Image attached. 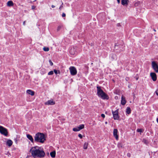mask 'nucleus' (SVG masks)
I'll return each mask as SVG.
<instances>
[{
  "label": "nucleus",
  "mask_w": 158,
  "mask_h": 158,
  "mask_svg": "<svg viewBox=\"0 0 158 158\" xmlns=\"http://www.w3.org/2000/svg\"><path fill=\"white\" fill-rule=\"evenodd\" d=\"M30 152L34 158L36 157L43 158L45 156V153L43 149L37 146L32 147L30 150Z\"/></svg>",
  "instance_id": "obj_1"
},
{
  "label": "nucleus",
  "mask_w": 158,
  "mask_h": 158,
  "mask_svg": "<svg viewBox=\"0 0 158 158\" xmlns=\"http://www.w3.org/2000/svg\"><path fill=\"white\" fill-rule=\"evenodd\" d=\"M45 140L46 138L43 133L38 132L35 135L34 137V141L36 142L43 143Z\"/></svg>",
  "instance_id": "obj_2"
},
{
  "label": "nucleus",
  "mask_w": 158,
  "mask_h": 158,
  "mask_svg": "<svg viewBox=\"0 0 158 158\" xmlns=\"http://www.w3.org/2000/svg\"><path fill=\"white\" fill-rule=\"evenodd\" d=\"M97 94L98 96L102 98V99H108V97L106 94L101 89V87L99 86H97Z\"/></svg>",
  "instance_id": "obj_3"
},
{
  "label": "nucleus",
  "mask_w": 158,
  "mask_h": 158,
  "mask_svg": "<svg viewBox=\"0 0 158 158\" xmlns=\"http://www.w3.org/2000/svg\"><path fill=\"white\" fill-rule=\"evenodd\" d=\"M0 132L2 134L5 136L8 135V133L7 129L2 126H0Z\"/></svg>",
  "instance_id": "obj_4"
},
{
  "label": "nucleus",
  "mask_w": 158,
  "mask_h": 158,
  "mask_svg": "<svg viewBox=\"0 0 158 158\" xmlns=\"http://www.w3.org/2000/svg\"><path fill=\"white\" fill-rule=\"evenodd\" d=\"M69 69L72 75L74 76L77 73V71L75 67L73 66H71L69 68Z\"/></svg>",
  "instance_id": "obj_5"
},
{
  "label": "nucleus",
  "mask_w": 158,
  "mask_h": 158,
  "mask_svg": "<svg viewBox=\"0 0 158 158\" xmlns=\"http://www.w3.org/2000/svg\"><path fill=\"white\" fill-rule=\"evenodd\" d=\"M112 114L114 119L117 120L119 118L118 114V110H116L114 111H112Z\"/></svg>",
  "instance_id": "obj_6"
},
{
  "label": "nucleus",
  "mask_w": 158,
  "mask_h": 158,
  "mask_svg": "<svg viewBox=\"0 0 158 158\" xmlns=\"http://www.w3.org/2000/svg\"><path fill=\"white\" fill-rule=\"evenodd\" d=\"M152 68L156 72H158V64L155 62L152 61Z\"/></svg>",
  "instance_id": "obj_7"
},
{
  "label": "nucleus",
  "mask_w": 158,
  "mask_h": 158,
  "mask_svg": "<svg viewBox=\"0 0 158 158\" xmlns=\"http://www.w3.org/2000/svg\"><path fill=\"white\" fill-rule=\"evenodd\" d=\"M76 52V47H71L69 49V52L71 54L74 55Z\"/></svg>",
  "instance_id": "obj_8"
},
{
  "label": "nucleus",
  "mask_w": 158,
  "mask_h": 158,
  "mask_svg": "<svg viewBox=\"0 0 158 158\" xmlns=\"http://www.w3.org/2000/svg\"><path fill=\"white\" fill-rule=\"evenodd\" d=\"M118 131L117 129H114L113 131V135L117 140L118 139Z\"/></svg>",
  "instance_id": "obj_9"
},
{
  "label": "nucleus",
  "mask_w": 158,
  "mask_h": 158,
  "mask_svg": "<svg viewBox=\"0 0 158 158\" xmlns=\"http://www.w3.org/2000/svg\"><path fill=\"white\" fill-rule=\"evenodd\" d=\"M150 76H151L152 80L155 81L156 80V76L155 73H150Z\"/></svg>",
  "instance_id": "obj_10"
},
{
  "label": "nucleus",
  "mask_w": 158,
  "mask_h": 158,
  "mask_svg": "<svg viewBox=\"0 0 158 158\" xmlns=\"http://www.w3.org/2000/svg\"><path fill=\"white\" fill-rule=\"evenodd\" d=\"M129 2V0H122L121 4L124 6H127Z\"/></svg>",
  "instance_id": "obj_11"
},
{
  "label": "nucleus",
  "mask_w": 158,
  "mask_h": 158,
  "mask_svg": "<svg viewBox=\"0 0 158 158\" xmlns=\"http://www.w3.org/2000/svg\"><path fill=\"white\" fill-rule=\"evenodd\" d=\"M45 105H53L55 104V102L52 100H48L45 103Z\"/></svg>",
  "instance_id": "obj_12"
},
{
  "label": "nucleus",
  "mask_w": 158,
  "mask_h": 158,
  "mask_svg": "<svg viewBox=\"0 0 158 158\" xmlns=\"http://www.w3.org/2000/svg\"><path fill=\"white\" fill-rule=\"evenodd\" d=\"M26 136L27 138L30 140L31 142L32 143L34 142V139L31 135L29 134H27Z\"/></svg>",
  "instance_id": "obj_13"
},
{
  "label": "nucleus",
  "mask_w": 158,
  "mask_h": 158,
  "mask_svg": "<svg viewBox=\"0 0 158 158\" xmlns=\"http://www.w3.org/2000/svg\"><path fill=\"white\" fill-rule=\"evenodd\" d=\"M12 143L13 142L10 139H8L6 141V145L9 147H10L12 145Z\"/></svg>",
  "instance_id": "obj_14"
},
{
  "label": "nucleus",
  "mask_w": 158,
  "mask_h": 158,
  "mask_svg": "<svg viewBox=\"0 0 158 158\" xmlns=\"http://www.w3.org/2000/svg\"><path fill=\"white\" fill-rule=\"evenodd\" d=\"M126 101L125 100V98L122 95L121 97V103L122 105H124L126 103Z\"/></svg>",
  "instance_id": "obj_15"
},
{
  "label": "nucleus",
  "mask_w": 158,
  "mask_h": 158,
  "mask_svg": "<svg viewBox=\"0 0 158 158\" xmlns=\"http://www.w3.org/2000/svg\"><path fill=\"white\" fill-rule=\"evenodd\" d=\"M13 5H14V3H13V2L11 0L8 1L7 3V5L8 6H13Z\"/></svg>",
  "instance_id": "obj_16"
},
{
  "label": "nucleus",
  "mask_w": 158,
  "mask_h": 158,
  "mask_svg": "<svg viewBox=\"0 0 158 158\" xmlns=\"http://www.w3.org/2000/svg\"><path fill=\"white\" fill-rule=\"evenodd\" d=\"M27 93L32 96L34 95V92L32 90L28 89L27 91Z\"/></svg>",
  "instance_id": "obj_17"
},
{
  "label": "nucleus",
  "mask_w": 158,
  "mask_h": 158,
  "mask_svg": "<svg viewBox=\"0 0 158 158\" xmlns=\"http://www.w3.org/2000/svg\"><path fill=\"white\" fill-rule=\"evenodd\" d=\"M126 112L128 114H130L131 112V108L129 107H127L126 110Z\"/></svg>",
  "instance_id": "obj_18"
},
{
  "label": "nucleus",
  "mask_w": 158,
  "mask_h": 158,
  "mask_svg": "<svg viewBox=\"0 0 158 158\" xmlns=\"http://www.w3.org/2000/svg\"><path fill=\"white\" fill-rule=\"evenodd\" d=\"M50 155H51V156L52 157L54 158L55 157V155H56V152L55 151H54L53 152H51L50 153Z\"/></svg>",
  "instance_id": "obj_19"
},
{
  "label": "nucleus",
  "mask_w": 158,
  "mask_h": 158,
  "mask_svg": "<svg viewBox=\"0 0 158 158\" xmlns=\"http://www.w3.org/2000/svg\"><path fill=\"white\" fill-rule=\"evenodd\" d=\"M141 4V2L139 1H138L135 2L134 3V6H139Z\"/></svg>",
  "instance_id": "obj_20"
},
{
  "label": "nucleus",
  "mask_w": 158,
  "mask_h": 158,
  "mask_svg": "<svg viewBox=\"0 0 158 158\" xmlns=\"http://www.w3.org/2000/svg\"><path fill=\"white\" fill-rule=\"evenodd\" d=\"M117 146L119 148H123V144L120 143H118Z\"/></svg>",
  "instance_id": "obj_21"
},
{
  "label": "nucleus",
  "mask_w": 158,
  "mask_h": 158,
  "mask_svg": "<svg viewBox=\"0 0 158 158\" xmlns=\"http://www.w3.org/2000/svg\"><path fill=\"white\" fill-rule=\"evenodd\" d=\"M88 145V143L86 142L83 145V148L85 149H87V148Z\"/></svg>",
  "instance_id": "obj_22"
},
{
  "label": "nucleus",
  "mask_w": 158,
  "mask_h": 158,
  "mask_svg": "<svg viewBox=\"0 0 158 158\" xmlns=\"http://www.w3.org/2000/svg\"><path fill=\"white\" fill-rule=\"evenodd\" d=\"M78 127L79 128V130H81L84 128V124H81Z\"/></svg>",
  "instance_id": "obj_23"
},
{
  "label": "nucleus",
  "mask_w": 158,
  "mask_h": 158,
  "mask_svg": "<svg viewBox=\"0 0 158 158\" xmlns=\"http://www.w3.org/2000/svg\"><path fill=\"white\" fill-rule=\"evenodd\" d=\"M43 49L44 51L48 52L49 50V48L48 47H44L43 48Z\"/></svg>",
  "instance_id": "obj_24"
},
{
  "label": "nucleus",
  "mask_w": 158,
  "mask_h": 158,
  "mask_svg": "<svg viewBox=\"0 0 158 158\" xmlns=\"http://www.w3.org/2000/svg\"><path fill=\"white\" fill-rule=\"evenodd\" d=\"M73 130L74 131H80L78 127L75 128H74L73 129Z\"/></svg>",
  "instance_id": "obj_25"
},
{
  "label": "nucleus",
  "mask_w": 158,
  "mask_h": 158,
  "mask_svg": "<svg viewBox=\"0 0 158 158\" xmlns=\"http://www.w3.org/2000/svg\"><path fill=\"white\" fill-rule=\"evenodd\" d=\"M63 3L62 2L61 5H60V7L59 8L60 10H61L63 9Z\"/></svg>",
  "instance_id": "obj_26"
},
{
  "label": "nucleus",
  "mask_w": 158,
  "mask_h": 158,
  "mask_svg": "<svg viewBox=\"0 0 158 158\" xmlns=\"http://www.w3.org/2000/svg\"><path fill=\"white\" fill-rule=\"evenodd\" d=\"M48 75H52L53 74V71H51L49 72L48 73Z\"/></svg>",
  "instance_id": "obj_27"
},
{
  "label": "nucleus",
  "mask_w": 158,
  "mask_h": 158,
  "mask_svg": "<svg viewBox=\"0 0 158 158\" xmlns=\"http://www.w3.org/2000/svg\"><path fill=\"white\" fill-rule=\"evenodd\" d=\"M137 131V132H143V130L141 129H138Z\"/></svg>",
  "instance_id": "obj_28"
},
{
  "label": "nucleus",
  "mask_w": 158,
  "mask_h": 158,
  "mask_svg": "<svg viewBox=\"0 0 158 158\" xmlns=\"http://www.w3.org/2000/svg\"><path fill=\"white\" fill-rule=\"evenodd\" d=\"M54 73H55V74H57L58 73V71L56 69H54Z\"/></svg>",
  "instance_id": "obj_29"
},
{
  "label": "nucleus",
  "mask_w": 158,
  "mask_h": 158,
  "mask_svg": "<svg viewBox=\"0 0 158 158\" xmlns=\"http://www.w3.org/2000/svg\"><path fill=\"white\" fill-rule=\"evenodd\" d=\"M49 62L50 63V65L52 66L53 65V63L52 62V61H51V60H49Z\"/></svg>",
  "instance_id": "obj_30"
},
{
  "label": "nucleus",
  "mask_w": 158,
  "mask_h": 158,
  "mask_svg": "<svg viewBox=\"0 0 158 158\" xmlns=\"http://www.w3.org/2000/svg\"><path fill=\"white\" fill-rule=\"evenodd\" d=\"M62 16L63 17H64L66 16V15L64 13H63L62 14Z\"/></svg>",
  "instance_id": "obj_31"
},
{
  "label": "nucleus",
  "mask_w": 158,
  "mask_h": 158,
  "mask_svg": "<svg viewBox=\"0 0 158 158\" xmlns=\"http://www.w3.org/2000/svg\"><path fill=\"white\" fill-rule=\"evenodd\" d=\"M78 137L81 139L82 137V135L81 134H79L78 135Z\"/></svg>",
  "instance_id": "obj_32"
},
{
  "label": "nucleus",
  "mask_w": 158,
  "mask_h": 158,
  "mask_svg": "<svg viewBox=\"0 0 158 158\" xmlns=\"http://www.w3.org/2000/svg\"><path fill=\"white\" fill-rule=\"evenodd\" d=\"M127 156L128 157H130L131 156V154L129 153H128L127 154Z\"/></svg>",
  "instance_id": "obj_33"
},
{
  "label": "nucleus",
  "mask_w": 158,
  "mask_h": 158,
  "mask_svg": "<svg viewBox=\"0 0 158 158\" xmlns=\"http://www.w3.org/2000/svg\"><path fill=\"white\" fill-rule=\"evenodd\" d=\"M101 116L103 118H104L105 117V115L104 114H102Z\"/></svg>",
  "instance_id": "obj_34"
},
{
  "label": "nucleus",
  "mask_w": 158,
  "mask_h": 158,
  "mask_svg": "<svg viewBox=\"0 0 158 158\" xmlns=\"http://www.w3.org/2000/svg\"><path fill=\"white\" fill-rule=\"evenodd\" d=\"M35 6H31V8L33 10L34 9H35Z\"/></svg>",
  "instance_id": "obj_35"
},
{
  "label": "nucleus",
  "mask_w": 158,
  "mask_h": 158,
  "mask_svg": "<svg viewBox=\"0 0 158 158\" xmlns=\"http://www.w3.org/2000/svg\"><path fill=\"white\" fill-rule=\"evenodd\" d=\"M156 93L157 95H158V89H157L156 91Z\"/></svg>",
  "instance_id": "obj_36"
},
{
  "label": "nucleus",
  "mask_w": 158,
  "mask_h": 158,
  "mask_svg": "<svg viewBox=\"0 0 158 158\" xmlns=\"http://www.w3.org/2000/svg\"><path fill=\"white\" fill-rule=\"evenodd\" d=\"M60 28H61V27L60 26L58 27V28H57V30L58 31L60 29Z\"/></svg>",
  "instance_id": "obj_37"
},
{
  "label": "nucleus",
  "mask_w": 158,
  "mask_h": 158,
  "mask_svg": "<svg viewBox=\"0 0 158 158\" xmlns=\"http://www.w3.org/2000/svg\"><path fill=\"white\" fill-rule=\"evenodd\" d=\"M117 1L118 3L119 4L120 2V0H117Z\"/></svg>",
  "instance_id": "obj_38"
},
{
  "label": "nucleus",
  "mask_w": 158,
  "mask_h": 158,
  "mask_svg": "<svg viewBox=\"0 0 158 158\" xmlns=\"http://www.w3.org/2000/svg\"><path fill=\"white\" fill-rule=\"evenodd\" d=\"M115 98L116 99H117L118 98V97L117 96H116L115 97Z\"/></svg>",
  "instance_id": "obj_39"
},
{
  "label": "nucleus",
  "mask_w": 158,
  "mask_h": 158,
  "mask_svg": "<svg viewBox=\"0 0 158 158\" xmlns=\"http://www.w3.org/2000/svg\"><path fill=\"white\" fill-rule=\"evenodd\" d=\"M55 7V6L53 5H52V7L53 8Z\"/></svg>",
  "instance_id": "obj_40"
},
{
  "label": "nucleus",
  "mask_w": 158,
  "mask_h": 158,
  "mask_svg": "<svg viewBox=\"0 0 158 158\" xmlns=\"http://www.w3.org/2000/svg\"><path fill=\"white\" fill-rule=\"evenodd\" d=\"M25 22L26 21H24L23 22V25H25Z\"/></svg>",
  "instance_id": "obj_41"
},
{
  "label": "nucleus",
  "mask_w": 158,
  "mask_h": 158,
  "mask_svg": "<svg viewBox=\"0 0 158 158\" xmlns=\"http://www.w3.org/2000/svg\"><path fill=\"white\" fill-rule=\"evenodd\" d=\"M105 123L106 124H107V122H106Z\"/></svg>",
  "instance_id": "obj_42"
},
{
  "label": "nucleus",
  "mask_w": 158,
  "mask_h": 158,
  "mask_svg": "<svg viewBox=\"0 0 158 158\" xmlns=\"http://www.w3.org/2000/svg\"><path fill=\"white\" fill-rule=\"evenodd\" d=\"M43 73H45V72H43Z\"/></svg>",
  "instance_id": "obj_43"
},
{
  "label": "nucleus",
  "mask_w": 158,
  "mask_h": 158,
  "mask_svg": "<svg viewBox=\"0 0 158 158\" xmlns=\"http://www.w3.org/2000/svg\"><path fill=\"white\" fill-rule=\"evenodd\" d=\"M43 73H45V72H43Z\"/></svg>",
  "instance_id": "obj_44"
}]
</instances>
